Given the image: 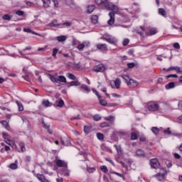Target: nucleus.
Segmentation results:
<instances>
[{
	"label": "nucleus",
	"instance_id": "1",
	"mask_svg": "<svg viewBox=\"0 0 182 182\" xmlns=\"http://www.w3.org/2000/svg\"><path fill=\"white\" fill-rule=\"evenodd\" d=\"M104 120H105V122H102L100 124V127H101L102 129H105V127H112V126L114 124V120H116V117L113 115H109L108 117H104Z\"/></svg>",
	"mask_w": 182,
	"mask_h": 182
},
{
	"label": "nucleus",
	"instance_id": "2",
	"mask_svg": "<svg viewBox=\"0 0 182 182\" xmlns=\"http://www.w3.org/2000/svg\"><path fill=\"white\" fill-rule=\"evenodd\" d=\"M121 77L124 79L127 86L131 89H134V87H137L139 86V82L133 79H131L129 75H122Z\"/></svg>",
	"mask_w": 182,
	"mask_h": 182
},
{
	"label": "nucleus",
	"instance_id": "3",
	"mask_svg": "<svg viewBox=\"0 0 182 182\" xmlns=\"http://www.w3.org/2000/svg\"><path fill=\"white\" fill-rule=\"evenodd\" d=\"M48 76L53 83H66V77L63 75H60L56 77L55 75L50 74Z\"/></svg>",
	"mask_w": 182,
	"mask_h": 182
},
{
	"label": "nucleus",
	"instance_id": "4",
	"mask_svg": "<svg viewBox=\"0 0 182 182\" xmlns=\"http://www.w3.org/2000/svg\"><path fill=\"white\" fill-rule=\"evenodd\" d=\"M104 6L107 11H112L111 12H114V14H117L119 12V7L114 5V4L109 2L108 0L104 4Z\"/></svg>",
	"mask_w": 182,
	"mask_h": 182
},
{
	"label": "nucleus",
	"instance_id": "5",
	"mask_svg": "<svg viewBox=\"0 0 182 182\" xmlns=\"http://www.w3.org/2000/svg\"><path fill=\"white\" fill-rule=\"evenodd\" d=\"M100 39L106 41V42H108V43H110L111 45H116V43H117V40L116 39V38L110 36L109 33L103 34Z\"/></svg>",
	"mask_w": 182,
	"mask_h": 182
},
{
	"label": "nucleus",
	"instance_id": "6",
	"mask_svg": "<svg viewBox=\"0 0 182 182\" xmlns=\"http://www.w3.org/2000/svg\"><path fill=\"white\" fill-rule=\"evenodd\" d=\"M146 109L149 112H157L160 109V106H159L156 102L151 101L146 104Z\"/></svg>",
	"mask_w": 182,
	"mask_h": 182
},
{
	"label": "nucleus",
	"instance_id": "7",
	"mask_svg": "<svg viewBox=\"0 0 182 182\" xmlns=\"http://www.w3.org/2000/svg\"><path fill=\"white\" fill-rule=\"evenodd\" d=\"M42 1H43V4L44 8L50 7L51 2H53L55 8H58V6H59V3L58 2V0H42Z\"/></svg>",
	"mask_w": 182,
	"mask_h": 182
},
{
	"label": "nucleus",
	"instance_id": "8",
	"mask_svg": "<svg viewBox=\"0 0 182 182\" xmlns=\"http://www.w3.org/2000/svg\"><path fill=\"white\" fill-rule=\"evenodd\" d=\"M54 162L56 164V166L60 168L63 167L64 168H68V162L59 159V157L58 156L55 157Z\"/></svg>",
	"mask_w": 182,
	"mask_h": 182
},
{
	"label": "nucleus",
	"instance_id": "9",
	"mask_svg": "<svg viewBox=\"0 0 182 182\" xmlns=\"http://www.w3.org/2000/svg\"><path fill=\"white\" fill-rule=\"evenodd\" d=\"M117 13L114 12H109V19L107 21V25H109V26H112V25L114 24V21H116L115 18V16H116Z\"/></svg>",
	"mask_w": 182,
	"mask_h": 182
},
{
	"label": "nucleus",
	"instance_id": "10",
	"mask_svg": "<svg viewBox=\"0 0 182 182\" xmlns=\"http://www.w3.org/2000/svg\"><path fill=\"white\" fill-rule=\"evenodd\" d=\"M92 70L93 72H96L97 73H98L99 72L103 73L105 72V70H106V68L105 67V65H103V64H99L94 66Z\"/></svg>",
	"mask_w": 182,
	"mask_h": 182
},
{
	"label": "nucleus",
	"instance_id": "11",
	"mask_svg": "<svg viewBox=\"0 0 182 182\" xmlns=\"http://www.w3.org/2000/svg\"><path fill=\"white\" fill-rule=\"evenodd\" d=\"M150 166L152 168H160V162H159V159H151Z\"/></svg>",
	"mask_w": 182,
	"mask_h": 182
},
{
	"label": "nucleus",
	"instance_id": "12",
	"mask_svg": "<svg viewBox=\"0 0 182 182\" xmlns=\"http://www.w3.org/2000/svg\"><path fill=\"white\" fill-rule=\"evenodd\" d=\"M96 48L97 50H101V52H107V44L104 43V44H100L98 43L96 45Z\"/></svg>",
	"mask_w": 182,
	"mask_h": 182
},
{
	"label": "nucleus",
	"instance_id": "13",
	"mask_svg": "<svg viewBox=\"0 0 182 182\" xmlns=\"http://www.w3.org/2000/svg\"><path fill=\"white\" fill-rule=\"evenodd\" d=\"M115 136H119L122 138L124 137V136H126V133L123 132H114L112 136V139L114 140V141H117V138H114Z\"/></svg>",
	"mask_w": 182,
	"mask_h": 182
},
{
	"label": "nucleus",
	"instance_id": "14",
	"mask_svg": "<svg viewBox=\"0 0 182 182\" xmlns=\"http://www.w3.org/2000/svg\"><path fill=\"white\" fill-rule=\"evenodd\" d=\"M135 155L136 156V157H141L142 159H144V157H146V153H144V151L141 149H138L136 150Z\"/></svg>",
	"mask_w": 182,
	"mask_h": 182
},
{
	"label": "nucleus",
	"instance_id": "15",
	"mask_svg": "<svg viewBox=\"0 0 182 182\" xmlns=\"http://www.w3.org/2000/svg\"><path fill=\"white\" fill-rule=\"evenodd\" d=\"M166 174H167L166 171H165V172L164 173H156L154 176V177H156V180H158L159 181H163L164 180V177H165Z\"/></svg>",
	"mask_w": 182,
	"mask_h": 182
},
{
	"label": "nucleus",
	"instance_id": "16",
	"mask_svg": "<svg viewBox=\"0 0 182 182\" xmlns=\"http://www.w3.org/2000/svg\"><path fill=\"white\" fill-rule=\"evenodd\" d=\"M60 141L63 146H70V141L68 138H60Z\"/></svg>",
	"mask_w": 182,
	"mask_h": 182
},
{
	"label": "nucleus",
	"instance_id": "17",
	"mask_svg": "<svg viewBox=\"0 0 182 182\" xmlns=\"http://www.w3.org/2000/svg\"><path fill=\"white\" fill-rule=\"evenodd\" d=\"M176 87V83L174 82H171L165 85V89L166 90H170V89H174Z\"/></svg>",
	"mask_w": 182,
	"mask_h": 182
},
{
	"label": "nucleus",
	"instance_id": "18",
	"mask_svg": "<svg viewBox=\"0 0 182 182\" xmlns=\"http://www.w3.org/2000/svg\"><path fill=\"white\" fill-rule=\"evenodd\" d=\"M1 124H2L3 127H5L6 130H11V127L9 126V122L6 120H3L0 122Z\"/></svg>",
	"mask_w": 182,
	"mask_h": 182
},
{
	"label": "nucleus",
	"instance_id": "19",
	"mask_svg": "<svg viewBox=\"0 0 182 182\" xmlns=\"http://www.w3.org/2000/svg\"><path fill=\"white\" fill-rule=\"evenodd\" d=\"M114 83L116 89H120V85H122L120 78H117L115 80H114Z\"/></svg>",
	"mask_w": 182,
	"mask_h": 182
},
{
	"label": "nucleus",
	"instance_id": "20",
	"mask_svg": "<svg viewBox=\"0 0 182 182\" xmlns=\"http://www.w3.org/2000/svg\"><path fill=\"white\" fill-rule=\"evenodd\" d=\"M80 90H85V92H87V93L90 92V88H89V87L85 84L81 85V86L80 87Z\"/></svg>",
	"mask_w": 182,
	"mask_h": 182
},
{
	"label": "nucleus",
	"instance_id": "21",
	"mask_svg": "<svg viewBox=\"0 0 182 182\" xmlns=\"http://www.w3.org/2000/svg\"><path fill=\"white\" fill-rule=\"evenodd\" d=\"M114 149H116L117 154L120 156L123 154V151L122 150V146L120 145H114Z\"/></svg>",
	"mask_w": 182,
	"mask_h": 182
},
{
	"label": "nucleus",
	"instance_id": "22",
	"mask_svg": "<svg viewBox=\"0 0 182 182\" xmlns=\"http://www.w3.org/2000/svg\"><path fill=\"white\" fill-rule=\"evenodd\" d=\"M95 9H96V6L95 5H90L87 6V14H92V12H93L95 11Z\"/></svg>",
	"mask_w": 182,
	"mask_h": 182
},
{
	"label": "nucleus",
	"instance_id": "23",
	"mask_svg": "<svg viewBox=\"0 0 182 182\" xmlns=\"http://www.w3.org/2000/svg\"><path fill=\"white\" fill-rule=\"evenodd\" d=\"M42 105L45 107H50V106H52V103H50L48 100H43L42 101Z\"/></svg>",
	"mask_w": 182,
	"mask_h": 182
},
{
	"label": "nucleus",
	"instance_id": "24",
	"mask_svg": "<svg viewBox=\"0 0 182 182\" xmlns=\"http://www.w3.org/2000/svg\"><path fill=\"white\" fill-rule=\"evenodd\" d=\"M72 86H80V82H79V81H71L68 83V87H70Z\"/></svg>",
	"mask_w": 182,
	"mask_h": 182
},
{
	"label": "nucleus",
	"instance_id": "25",
	"mask_svg": "<svg viewBox=\"0 0 182 182\" xmlns=\"http://www.w3.org/2000/svg\"><path fill=\"white\" fill-rule=\"evenodd\" d=\"M16 105H17L18 107V112H23V105H22V102L16 101Z\"/></svg>",
	"mask_w": 182,
	"mask_h": 182
},
{
	"label": "nucleus",
	"instance_id": "26",
	"mask_svg": "<svg viewBox=\"0 0 182 182\" xmlns=\"http://www.w3.org/2000/svg\"><path fill=\"white\" fill-rule=\"evenodd\" d=\"M158 13L159 14V15H161V16L166 17L167 16V13L166 12V10H164V9H159Z\"/></svg>",
	"mask_w": 182,
	"mask_h": 182
},
{
	"label": "nucleus",
	"instance_id": "27",
	"mask_svg": "<svg viewBox=\"0 0 182 182\" xmlns=\"http://www.w3.org/2000/svg\"><path fill=\"white\" fill-rule=\"evenodd\" d=\"M92 132V127L90 126H84V133L89 134Z\"/></svg>",
	"mask_w": 182,
	"mask_h": 182
},
{
	"label": "nucleus",
	"instance_id": "28",
	"mask_svg": "<svg viewBox=\"0 0 182 182\" xmlns=\"http://www.w3.org/2000/svg\"><path fill=\"white\" fill-rule=\"evenodd\" d=\"M98 100L101 106H107V101L105 100H102V96L100 97V98H98Z\"/></svg>",
	"mask_w": 182,
	"mask_h": 182
},
{
	"label": "nucleus",
	"instance_id": "29",
	"mask_svg": "<svg viewBox=\"0 0 182 182\" xmlns=\"http://www.w3.org/2000/svg\"><path fill=\"white\" fill-rule=\"evenodd\" d=\"M99 19V16L97 15H94L91 17L92 23L96 24L97 23V20Z\"/></svg>",
	"mask_w": 182,
	"mask_h": 182
},
{
	"label": "nucleus",
	"instance_id": "30",
	"mask_svg": "<svg viewBox=\"0 0 182 182\" xmlns=\"http://www.w3.org/2000/svg\"><path fill=\"white\" fill-rule=\"evenodd\" d=\"M64 105H65V102L63 101V100L56 101L57 107H63Z\"/></svg>",
	"mask_w": 182,
	"mask_h": 182
},
{
	"label": "nucleus",
	"instance_id": "31",
	"mask_svg": "<svg viewBox=\"0 0 182 182\" xmlns=\"http://www.w3.org/2000/svg\"><path fill=\"white\" fill-rule=\"evenodd\" d=\"M157 33V28H151L149 29V35L150 36H153V35H156Z\"/></svg>",
	"mask_w": 182,
	"mask_h": 182
},
{
	"label": "nucleus",
	"instance_id": "32",
	"mask_svg": "<svg viewBox=\"0 0 182 182\" xmlns=\"http://www.w3.org/2000/svg\"><path fill=\"white\" fill-rule=\"evenodd\" d=\"M58 42H65L66 37L65 36H59L56 38Z\"/></svg>",
	"mask_w": 182,
	"mask_h": 182
},
{
	"label": "nucleus",
	"instance_id": "33",
	"mask_svg": "<svg viewBox=\"0 0 182 182\" xmlns=\"http://www.w3.org/2000/svg\"><path fill=\"white\" fill-rule=\"evenodd\" d=\"M95 2L97 5H105L107 2V0H95Z\"/></svg>",
	"mask_w": 182,
	"mask_h": 182
},
{
	"label": "nucleus",
	"instance_id": "34",
	"mask_svg": "<svg viewBox=\"0 0 182 182\" xmlns=\"http://www.w3.org/2000/svg\"><path fill=\"white\" fill-rule=\"evenodd\" d=\"M111 174H115L116 176H118V177H121V178H122V180L124 181V180H126V178L122 173H117L116 171H112V172H111Z\"/></svg>",
	"mask_w": 182,
	"mask_h": 182
},
{
	"label": "nucleus",
	"instance_id": "35",
	"mask_svg": "<svg viewBox=\"0 0 182 182\" xmlns=\"http://www.w3.org/2000/svg\"><path fill=\"white\" fill-rule=\"evenodd\" d=\"M151 132L152 133H154V134H159V132H160V129H159V128L156 127H153L151 128Z\"/></svg>",
	"mask_w": 182,
	"mask_h": 182
},
{
	"label": "nucleus",
	"instance_id": "36",
	"mask_svg": "<svg viewBox=\"0 0 182 182\" xmlns=\"http://www.w3.org/2000/svg\"><path fill=\"white\" fill-rule=\"evenodd\" d=\"M172 70H175L176 73H182L181 68L178 66L172 67Z\"/></svg>",
	"mask_w": 182,
	"mask_h": 182
},
{
	"label": "nucleus",
	"instance_id": "37",
	"mask_svg": "<svg viewBox=\"0 0 182 182\" xmlns=\"http://www.w3.org/2000/svg\"><path fill=\"white\" fill-rule=\"evenodd\" d=\"M67 77L68 79H70V80H76V76L72 73H68Z\"/></svg>",
	"mask_w": 182,
	"mask_h": 182
},
{
	"label": "nucleus",
	"instance_id": "38",
	"mask_svg": "<svg viewBox=\"0 0 182 182\" xmlns=\"http://www.w3.org/2000/svg\"><path fill=\"white\" fill-rule=\"evenodd\" d=\"M138 137L139 136L136 132L131 133V140H137Z\"/></svg>",
	"mask_w": 182,
	"mask_h": 182
},
{
	"label": "nucleus",
	"instance_id": "39",
	"mask_svg": "<svg viewBox=\"0 0 182 182\" xmlns=\"http://www.w3.org/2000/svg\"><path fill=\"white\" fill-rule=\"evenodd\" d=\"M93 120L95 122H99V121L102 120V117H100V115H99V114H95L93 116Z\"/></svg>",
	"mask_w": 182,
	"mask_h": 182
},
{
	"label": "nucleus",
	"instance_id": "40",
	"mask_svg": "<svg viewBox=\"0 0 182 182\" xmlns=\"http://www.w3.org/2000/svg\"><path fill=\"white\" fill-rule=\"evenodd\" d=\"M32 49V48L31 46H28L26 48H24L23 50H22V51H19L20 55H21V56H23V53L26 52V50H31Z\"/></svg>",
	"mask_w": 182,
	"mask_h": 182
},
{
	"label": "nucleus",
	"instance_id": "41",
	"mask_svg": "<svg viewBox=\"0 0 182 182\" xmlns=\"http://www.w3.org/2000/svg\"><path fill=\"white\" fill-rule=\"evenodd\" d=\"M9 168H11V170H16V168H18V164L15 163L10 164Z\"/></svg>",
	"mask_w": 182,
	"mask_h": 182
},
{
	"label": "nucleus",
	"instance_id": "42",
	"mask_svg": "<svg viewBox=\"0 0 182 182\" xmlns=\"http://www.w3.org/2000/svg\"><path fill=\"white\" fill-rule=\"evenodd\" d=\"M100 170L103 171V173H107L109 171V169L107 168V166L102 165L100 166Z\"/></svg>",
	"mask_w": 182,
	"mask_h": 182
},
{
	"label": "nucleus",
	"instance_id": "43",
	"mask_svg": "<svg viewBox=\"0 0 182 182\" xmlns=\"http://www.w3.org/2000/svg\"><path fill=\"white\" fill-rule=\"evenodd\" d=\"M87 171L90 173H95V171H96V168H95V167H92V168L87 167Z\"/></svg>",
	"mask_w": 182,
	"mask_h": 182
},
{
	"label": "nucleus",
	"instance_id": "44",
	"mask_svg": "<svg viewBox=\"0 0 182 182\" xmlns=\"http://www.w3.org/2000/svg\"><path fill=\"white\" fill-rule=\"evenodd\" d=\"M3 19H4V21H11V19H12V16H9V14H5L3 16Z\"/></svg>",
	"mask_w": 182,
	"mask_h": 182
},
{
	"label": "nucleus",
	"instance_id": "45",
	"mask_svg": "<svg viewBox=\"0 0 182 182\" xmlns=\"http://www.w3.org/2000/svg\"><path fill=\"white\" fill-rule=\"evenodd\" d=\"M97 137L98 140H103L105 139V135H103L102 133H97Z\"/></svg>",
	"mask_w": 182,
	"mask_h": 182
},
{
	"label": "nucleus",
	"instance_id": "46",
	"mask_svg": "<svg viewBox=\"0 0 182 182\" xmlns=\"http://www.w3.org/2000/svg\"><path fill=\"white\" fill-rule=\"evenodd\" d=\"M140 29H141V31H138L137 33H139V35H140V36H143V35H144V32H145L144 28H143V26H140Z\"/></svg>",
	"mask_w": 182,
	"mask_h": 182
},
{
	"label": "nucleus",
	"instance_id": "47",
	"mask_svg": "<svg viewBox=\"0 0 182 182\" xmlns=\"http://www.w3.org/2000/svg\"><path fill=\"white\" fill-rule=\"evenodd\" d=\"M58 51H59V50L58 48H53L52 56H53V58H56V55L58 54Z\"/></svg>",
	"mask_w": 182,
	"mask_h": 182
},
{
	"label": "nucleus",
	"instance_id": "48",
	"mask_svg": "<svg viewBox=\"0 0 182 182\" xmlns=\"http://www.w3.org/2000/svg\"><path fill=\"white\" fill-rule=\"evenodd\" d=\"M82 46L85 48H89V46H90V42L89 41H84L82 42Z\"/></svg>",
	"mask_w": 182,
	"mask_h": 182
},
{
	"label": "nucleus",
	"instance_id": "49",
	"mask_svg": "<svg viewBox=\"0 0 182 182\" xmlns=\"http://www.w3.org/2000/svg\"><path fill=\"white\" fill-rule=\"evenodd\" d=\"M130 40H129L128 38H125L124 39L123 42H122V45L123 46H127L128 43H129Z\"/></svg>",
	"mask_w": 182,
	"mask_h": 182
},
{
	"label": "nucleus",
	"instance_id": "50",
	"mask_svg": "<svg viewBox=\"0 0 182 182\" xmlns=\"http://www.w3.org/2000/svg\"><path fill=\"white\" fill-rule=\"evenodd\" d=\"M21 151L23 153V151H26V148L25 147V144L23 143H21L19 144Z\"/></svg>",
	"mask_w": 182,
	"mask_h": 182
},
{
	"label": "nucleus",
	"instance_id": "51",
	"mask_svg": "<svg viewBox=\"0 0 182 182\" xmlns=\"http://www.w3.org/2000/svg\"><path fill=\"white\" fill-rule=\"evenodd\" d=\"M134 66H136V64L134 63H127V68H129V69H133V68H134Z\"/></svg>",
	"mask_w": 182,
	"mask_h": 182
},
{
	"label": "nucleus",
	"instance_id": "52",
	"mask_svg": "<svg viewBox=\"0 0 182 182\" xmlns=\"http://www.w3.org/2000/svg\"><path fill=\"white\" fill-rule=\"evenodd\" d=\"M77 49H78V50H80V52H82V50H83V49H85V47H83L82 43L81 44H79L77 46Z\"/></svg>",
	"mask_w": 182,
	"mask_h": 182
},
{
	"label": "nucleus",
	"instance_id": "53",
	"mask_svg": "<svg viewBox=\"0 0 182 182\" xmlns=\"http://www.w3.org/2000/svg\"><path fill=\"white\" fill-rule=\"evenodd\" d=\"M23 11L18 10L16 12V14L18 15V16H23L24 15Z\"/></svg>",
	"mask_w": 182,
	"mask_h": 182
},
{
	"label": "nucleus",
	"instance_id": "54",
	"mask_svg": "<svg viewBox=\"0 0 182 182\" xmlns=\"http://www.w3.org/2000/svg\"><path fill=\"white\" fill-rule=\"evenodd\" d=\"M169 77H178V75H176V74H171V75H168L166 76V79H169Z\"/></svg>",
	"mask_w": 182,
	"mask_h": 182
},
{
	"label": "nucleus",
	"instance_id": "55",
	"mask_svg": "<svg viewBox=\"0 0 182 182\" xmlns=\"http://www.w3.org/2000/svg\"><path fill=\"white\" fill-rule=\"evenodd\" d=\"M92 91L93 92V93H95V95H97V99L100 98L101 96L100 95H99V92H97V90H96V89L92 88Z\"/></svg>",
	"mask_w": 182,
	"mask_h": 182
},
{
	"label": "nucleus",
	"instance_id": "56",
	"mask_svg": "<svg viewBox=\"0 0 182 182\" xmlns=\"http://www.w3.org/2000/svg\"><path fill=\"white\" fill-rule=\"evenodd\" d=\"M2 136H3V139H4V140L9 139V135L8 134V133L6 132H2Z\"/></svg>",
	"mask_w": 182,
	"mask_h": 182
},
{
	"label": "nucleus",
	"instance_id": "57",
	"mask_svg": "<svg viewBox=\"0 0 182 182\" xmlns=\"http://www.w3.org/2000/svg\"><path fill=\"white\" fill-rule=\"evenodd\" d=\"M164 134L170 135L171 134V131H170V128H167L164 131Z\"/></svg>",
	"mask_w": 182,
	"mask_h": 182
},
{
	"label": "nucleus",
	"instance_id": "58",
	"mask_svg": "<svg viewBox=\"0 0 182 182\" xmlns=\"http://www.w3.org/2000/svg\"><path fill=\"white\" fill-rule=\"evenodd\" d=\"M50 26L51 28H58V26H59V24L58 23H50Z\"/></svg>",
	"mask_w": 182,
	"mask_h": 182
},
{
	"label": "nucleus",
	"instance_id": "59",
	"mask_svg": "<svg viewBox=\"0 0 182 182\" xmlns=\"http://www.w3.org/2000/svg\"><path fill=\"white\" fill-rule=\"evenodd\" d=\"M106 161H108L109 163H110L112 166H114V162L113 161V160L110 159V158H107L105 159Z\"/></svg>",
	"mask_w": 182,
	"mask_h": 182
},
{
	"label": "nucleus",
	"instance_id": "60",
	"mask_svg": "<svg viewBox=\"0 0 182 182\" xmlns=\"http://www.w3.org/2000/svg\"><path fill=\"white\" fill-rule=\"evenodd\" d=\"M174 49H180V44L178 43H173Z\"/></svg>",
	"mask_w": 182,
	"mask_h": 182
},
{
	"label": "nucleus",
	"instance_id": "61",
	"mask_svg": "<svg viewBox=\"0 0 182 182\" xmlns=\"http://www.w3.org/2000/svg\"><path fill=\"white\" fill-rule=\"evenodd\" d=\"M31 159V158L30 156H26V158H25V161H26V163H30Z\"/></svg>",
	"mask_w": 182,
	"mask_h": 182
},
{
	"label": "nucleus",
	"instance_id": "62",
	"mask_svg": "<svg viewBox=\"0 0 182 182\" xmlns=\"http://www.w3.org/2000/svg\"><path fill=\"white\" fill-rule=\"evenodd\" d=\"M173 156L175 157V159H181V156H180V154L175 153L173 154Z\"/></svg>",
	"mask_w": 182,
	"mask_h": 182
},
{
	"label": "nucleus",
	"instance_id": "63",
	"mask_svg": "<svg viewBox=\"0 0 182 182\" xmlns=\"http://www.w3.org/2000/svg\"><path fill=\"white\" fill-rule=\"evenodd\" d=\"M139 141H146V136H140Z\"/></svg>",
	"mask_w": 182,
	"mask_h": 182
},
{
	"label": "nucleus",
	"instance_id": "64",
	"mask_svg": "<svg viewBox=\"0 0 182 182\" xmlns=\"http://www.w3.org/2000/svg\"><path fill=\"white\" fill-rule=\"evenodd\" d=\"M177 122L178 123L182 124V115L178 118Z\"/></svg>",
	"mask_w": 182,
	"mask_h": 182
}]
</instances>
